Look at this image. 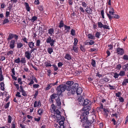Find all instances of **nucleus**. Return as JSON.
<instances>
[{"label": "nucleus", "mask_w": 128, "mask_h": 128, "mask_svg": "<svg viewBox=\"0 0 128 128\" xmlns=\"http://www.w3.org/2000/svg\"><path fill=\"white\" fill-rule=\"evenodd\" d=\"M123 59L125 60H128V56L126 55H125L123 56Z\"/></svg>", "instance_id": "obj_60"}, {"label": "nucleus", "mask_w": 128, "mask_h": 128, "mask_svg": "<svg viewBox=\"0 0 128 128\" xmlns=\"http://www.w3.org/2000/svg\"><path fill=\"white\" fill-rule=\"evenodd\" d=\"M26 8V9L28 12H30V8L28 4L26 2H25L24 3Z\"/></svg>", "instance_id": "obj_13"}, {"label": "nucleus", "mask_w": 128, "mask_h": 128, "mask_svg": "<svg viewBox=\"0 0 128 128\" xmlns=\"http://www.w3.org/2000/svg\"><path fill=\"white\" fill-rule=\"evenodd\" d=\"M101 80L103 81H104L106 82H107L109 81V80L108 78L106 77H105L104 78H102Z\"/></svg>", "instance_id": "obj_50"}, {"label": "nucleus", "mask_w": 128, "mask_h": 128, "mask_svg": "<svg viewBox=\"0 0 128 128\" xmlns=\"http://www.w3.org/2000/svg\"><path fill=\"white\" fill-rule=\"evenodd\" d=\"M103 105L102 104H100V107H98L97 108V110L98 112V111H101L102 109L103 108Z\"/></svg>", "instance_id": "obj_25"}, {"label": "nucleus", "mask_w": 128, "mask_h": 128, "mask_svg": "<svg viewBox=\"0 0 128 128\" xmlns=\"http://www.w3.org/2000/svg\"><path fill=\"white\" fill-rule=\"evenodd\" d=\"M108 47L109 48H108V50H112L113 48V46L111 45L110 44L108 46Z\"/></svg>", "instance_id": "obj_64"}, {"label": "nucleus", "mask_w": 128, "mask_h": 128, "mask_svg": "<svg viewBox=\"0 0 128 128\" xmlns=\"http://www.w3.org/2000/svg\"><path fill=\"white\" fill-rule=\"evenodd\" d=\"M54 112L55 116L56 114H60V112L58 109H56V110H55Z\"/></svg>", "instance_id": "obj_48"}, {"label": "nucleus", "mask_w": 128, "mask_h": 128, "mask_svg": "<svg viewBox=\"0 0 128 128\" xmlns=\"http://www.w3.org/2000/svg\"><path fill=\"white\" fill-rule=\"evenodd\" d=\"M102 28H103L104 29H110L109 26L106 24L104 25Z\"/></svg>", "instance_id": "obj_52"}, {"label": "nucleus", "mask_w": 128, "mask_h": 128, "mask_svg": "<svg viewBox=\"0 0 128 128\" xmlns=\"http://www.w3.org/2000/svg\"><path fill=\"white\" fill-rule=\"evenodd\" d=\"M38 114L40 115L43 112V110L42 109H40L38 111Z\"/></svg>", "instance_id": "obj_46"}, {"label": "nucleus", "mask_w": 128, "mask_h": 128, "mask_svg": "<svg viewBox=\"0 0 128 128\" xmlns=\"http://www.w3.org/2000/svg\"><path fill=\"white\" fill-rule=\"evenodd\" d=\"M65 86L66 89L68 91V92H69L70 90H71V86L64 84Z\"/></svg>", "instance_id": "obj_19"}, {"label": "nucleus", "mask_w": 128, "mask_h": 128, "mask_svg": "<svg viewBox=\"0 0 128 128\" xmlns=\"http://www.w3.org/2000/svg\"><path fill=\"white\" fill-rule=\"evenodd\" d=\"M82 89L80 87H78V88L76 89V93L77 95H80L82 92Z\"/></svg>", "instance_id": "obj_11"}, {"label": "nucleus", "mask_w": 128, "mask_h": 128, "mask_svg": "<svg viewBox=\"0 0 128 128\" xmlns=\"http://www.w3.org/2000/svg\"><path fill=\"white\" fill-rule=\"evenodd\" d=\"M14 62L18 64L20 62V58L19 57L17 58L15 60Z\"/></svg>", "instance_id": "obj_47"}, {"label": "nucleus", "mask_w": 128, "mask_h": 128, "mask_svg": "<svg viewBox=\"0 0 128 128\" xmlns=\"http://www.w3.org/2000/svg\"><path fill=\"white\" fill-rule=\"evenodd\" d=\"M58 82V81L57 80L55 83L49 84L45 88V90H48L52 86L57 85V84Z\"/></svg>", "instance_id": "obj_4"}, {"label": "nucleus", "mask_w": 128, "mask_h": 128, "mask_svg": "<svg viewBox=\"0 0 128 128\" xmlns=\"http://www.w3.org/2000/svg\"><path fill=\"white\" fill-rule=\"evenodd\" d=\"M78 101L81 102H84V98L82 96L81 98H79L78 99Z\"/></svg>", "instance_id": "obj_49"}, {"label": "nucleus", "mask_w": 128, "mask_h": 128, "mask_svg": "<svg viewBox=\"0 0 128 128\" xmlns=\"http://www.w3.org/2000/svg\"><path fill=\"white\" fill-rule=\"evenodd\" d=\"M31 53L28 51H27L25 52V56L28 60L30 59L32 56Z\"/></svg>", "instance_id": "obj_9"}, {"label": "nucleus", "mask_w": 128, "mask_h": 128, "mask_svg": "<svg viewBox=\"0 0 128 128\" xmlns=\"http://www.w3.org/2000/svg\"><path fill=\"white\" fill-rule=\"evenodd\" d=\"M89 42H86L85 44L88 45H92L94 43V40H90Z\"/></svg>", "instance_id": "obj_23"}, {"label": "nucleus", "mask_w": 128, "mask_h": 128, "mask_svg": "<svg viewBox=\"0 0 128 128\" xmlns=\"http://www.w3.org/2000/svg\"><path fill=\"white\" fill-rule=\"evenodd\" d=\"M123 68L124 70H128V63L125 64L122 67Z\"/></svg>", "instance_id": "obj_37"}, {"label": "nucleus", "mask_w": 128, "mask_h": 128, "mask_svg": "<svg viewBox=\"0 0 128 128\" xmlns=\"http://www.w3.org/2000/svg\"><path fill=\"white\" fill-rule=\"evenodd\" d=\"M12 117L9 115L8 116V123H11V120H12Z\"/></svg>", "instance_id": "obj_45"}, {"label": "nucleus", "mask_w": 128, "mask_h": 128, "mask_svg": "<svg viewBox=\"0 0 128 128\" xmlns=\"http://www.w3.org/2000/svg\"><path fill=\"white\" fill-rule=\"evenodd\" d=\"M52 66L54 67V71H56L58 70V68L57 66L53 64V65H52Z\"/></svg>", "instance_id": "obj_57"}, {"label": "nucleus", "mask_w": 128, "mask_h": 128, "mask_svg": "<svg viewBox=\"0 0 128 128\" xmlns=\"http://www.w3.org/2000/svg\"><path fill=\"white\" fill-rule=\"evenodd\" d=\"M52 107V110H53V111L55 110H56V106L54 104H52L51 105Z\"/></svg>", "instance_id": "obj_62"}, {"label": "nucleus", "mask_w": 128, "mask_h": 128, "mask_svg": "<svg viewBox=\"0 0 128 128\" xmlns=\"http://www.w3.org/2000/svg\"><path fill=\"white\" fill-rule=\"evenodd\" d=\"M71 50H74L75 52L76 53L78 52V47H76V46H74L72 47V48L71 49Z\"/></svg>", "instance_id": "obj_30"}, {"label": "nucleus", "mask_w": 128, "mask_h": 128, "mask_svg": "<svg viewBox=\"0 0 128 128\" xmlns=\"http://www.w3.org/2000/svg\"><path fill=\"white\" fill-rule=\"evenodd\" d=\"M92 60L91 64L92 66L94 67H95L96 66L95 61L93 59Z\"/></svg>", "instance_id": "obj_42"}, {"label": "nucleus", "mask_w": 128, "mask_h": 128, "mask_svg": "<svg viewBox=\"0 0 128 128\" xmlns=\"http://www.w3.org/2000/svg\"><path fill=\"white\" fill-rule=\"evenodd\" d=\"M21 92H22V95L23 96H27V94L26 93V92L24 90Z\"/></svg>", "instance_id": "obj_61"}, {"label": "nucleus", "mask_w": 128, "mask_h": 128, "mask_svg": "<svg viewBox=\"0 0 128 128\" xmlns=\"http://www.w3.org/2000/svg\"><path fill=\"white\" fill-rule=\"evenodd\" d=\"M103 110L104 112V114L107 117L108 116V113H109L108 110L107 109H106L105 108H103Z\"/></svg>", "instance_id": "obj_21"}, {"label": "nucleus", "mask_w": 128, "mask_h": 128, "mask_svg": "<svg viewBox=\"0 0 128 128\" xmlns=\"http://www.w3.org/2000/svg\"><path fill=\"white\" fill-rule=\"evenodd\" d=\"M74 83V82L73 81H68L64 84L72 86L73 84Z\"/></svg>", "instance_id": "obj_27"}, {"label": "nucleus", "mask_w": 128, "mask_h": 128, "mask_svg": "<svg viewBox=\"0 0 128 128\" xmlns=\"http://www.w3.org/2000/svg\"><path fill=\"white\" fill-rule=\"evenodd\" d=\"M114 77L115 78L116 80H117L118 78V76H119V74H117L116 72H115L114 74Z\"/></svg>", "instance_id": "obj_41"}, {"label": "nucleus", "mask_w": 128, "mask_h": 128, "mask_svg": "<svg viewBox=\"0 0 128 128\" xmlns=\"http://www.w3.org/2000/svg\"><path fill=\"white\" fill-rule=\"evenodd\" d=\"M65 120V118L64 117L62 118L60 120L59 122V124L60 125V128H65L64 126V121Z\"/></svg>", "instance_id": "obj_7"}, {"label": "nucleus", "mask_w": 128, "mask_h": 128, "mask_svg": "<svg viewBox=\"0 0 128 128\" xmlns=\"http://www.w3.org/2000/svg\"><path fill=\"white\" fill-rule=\"evenodd\" d=\"M64 25L63 21L62 20H61L59 23L58 27L61 28L64 26Z\"/></svg>", "instance_id": "obj_26"}, {"label": "nucleus", "mask_w": 128, "mask_h": 128, "mask_svg": "<svg viewBox=\"0 0 128 128\" xmlns=\"http://www.w3.org/2000/svg\"><path fill=\"white\" fill-rule=\"evenodd\" d=\"M64 28L65 30H66L67 32H69L70 29V26H67L66 25H64Z\"/></svg>", "instance_id": "obj_32"}, {"label": "nucleus", "mask_w": 128, "mask_h": 128, "mask_svg": "<svg viewBox=\"0 0 128 128\" xmlns=\"http://www.w3.org/2000/svg\"><path fill=\"white\" fill-rule=\"evenodd\" d=\"M13 54V51L11 50H9L7 52V55L8 56H9L10 54Z\"/></svg>", "instance_id": "obj_54"}, {"label": "nucleus", "mask_w": 128, "mask_h": 128, "mask_svg": "<svg viewBox=\"0 0 128 128\" xmlns=\"http://www.w3.org/2000/svg\"><path fill=\"white\" fill-rule=\"evenodd\" d=\"M104 10H102L101 12V14L102 16V17L103 19L104 18Z\"/></svg>", "instance_id": "obj_59"}, {"label": "nucleus", "mask_w": 128, "mask_h": 128, "mask_svg": "<svg viewBox=\"0 0 128 128\" xmlns=\"http://www.w3.org/2000/svg\"><path fill=\"white\" fill-rule=\"evenodd\" d=\"M91 107L90 105H88L86 106H84L83 108V110H87L88 111V110H90Z\"/></svg>", "instance_id": "obj_12"}, {"label": "nucleus", "mask_w": 128, "mask_h": 128, "mask_svg": "<svg viewBox=\"0 0 128 128\" xmlns=\"http://www.w3.org/2000/svg\"><path fill=\"white\" fill-rule=\"evenodd\" d=\"M85 10L87 13L89 14H92V10L90 7H87Z\"/></svg>", "instance_id": "obj_15"}, {"label": "nucleus", "mask_w": 128, "mask_h": 128, "mask_svg": "<svg viewBox=\"0 0 128 128\" xmlns=\"http://www.w3.org/2000/svg\"><path fill=\"white\" fill-rule=\"evenodd\" d=\"M47 51L49 54H51L53 52V50L52 48H48L47 50Z\"/></svg>", "instance_id": "obj_35"}, {"label": "nucleus", "mask_w": 128, "mask_h": 128, "mask_svg": "<svg viewBox=\"0 0 128 128\" xmlns=\"http://www.w3.org/2000/svg\"><path fill=\"white\" fill-rule=\"evenodd\" d=\"M0 85L2 90H4V84L3 82H1L0 83Z\"/></svg>", "instance_id": "obj_43"}, {"label": "nucleus", "mask_w": 128, "mask_h": 128, "mask_svg": "<svg viewBox=\"0 0 128 128\" xmlns=\"http://www.w3.org/2000/svg\"><path fill=\"white\" fill-rule=\"evenodd\" d=\"M11 9V8H10V7H8L7 8L6 10H8L9 11H6V17H8L9 16L10 14V9Z\"/></svg>", "instance_id": "obj_14"}, {"label": "nucleus", "mask_w": 128, "mask_h": 128, "mask_svg": "<svg viewBox=\"0 0 128 128\" xmlns=\"http://www.w3.org/2000/svg\"><path fill=\"white\" fill-rule=\"evenodd\" d=\"M37 19V17L36 16L32 17L31 19L29 20L30 21H31L32 22H34Z\"/></svg>", "instance_id": "obj_29"}, {"label": "nucleus", "mask_w": 128, "mask_h": 128, "mask_svg": "<svg viewBox=\"0 0 128 128\" xmlns=\"http://www.w3.org/2000/svg\"><path fill=\"white\" fill-rule=\"evenodd\" d=\"M38 8L40 11H43V8L42 6H39L38 7Z\"/></svg>", "instance_id": "obj_58"}, {"label": "nucleus", "mask_w": 128, "mask_h": 128, "mask_svg": "<svg viewBox=\"0 0 128 128\" xmlns=\"http://www.w3.org/2000/svg\"><path fill=\"white\" fill-rule=\"evenodd\" d=\"M32 80H34L36 83L37 82V80L36 78L34 76H32Z\"/></svg>", "instance_id": "obj_63"}, {"label": "nucleus", "mask_w": 128, "mask_h": 128, "mask_svg": "<svg viewBox=\"0 0 128 128\" xmlns=\"http://www.w3.org/2000/svg\"><path fill=\"white\" fill-rule=\"evenodd\" d=\"M10 104V102H8V103H7L5 104V105L4 106V107L5 109L9 107Z\"/></svg>", "instance_id": "obj_53"}, {"label": "nucleus", "mask_w": 128, "mask_h": 128, "mask_svg": "<svg viewBox=\"0 0 128 128\" xmlns=\"http://www.w3.org/2000/svg\"><path fill=\"white\" fill-rule=\"evenodd\" d=\"M59 94H58L57 93V94H53L51 95L50 96V102H52V103L53 102V99L55 98H56L58 96Z\"/></svg>", "instance_id": "obj_6"}, {"label": "nucleus", "mask_w": 128, "mask_h": 128, "mask_svg": "<svg viewBox=\"0 0 128 128\" xmlns=\"http://www.w3.org/2000/svg\"><path fill=\"white\" fill-rule=\"evenodd\" d=\"M34 43L32 42H29L28 45L30 48L31 49H32L34 46Z\"/></svg>", "instance_id": "obj_28"}, {"label": "nucleus", "mask_w": 128, "mask_h": 128, "mask_svg": "<svg viewBox=\"0 0 128 128\" xmlns=\"http://www.w3.org/2000/svg\"><path fill=\"white\" fill-rule=\"evenodd\" d=\"M106 14L110 21H111L113 18H115L118 19L120 18V16L117 14H114L112 15V16H111L110 15H109V14L108 13H106Z\"/></svg>", "instance_id": "obj_3"}, {"label": "nucleus", "mask_w": 128, "mask_h": 128, "mask_svg": "<svg viewBox=\"0 0 128 128\" xmlns=\"http://www.w3.org/2000/svg\"><path fill=\"white\" fill-rule=\"evenodd\" d=\"M81 118H82V119H81V121L83 123L86 122L87 121V120H88L87 116L83 117H82L81 116Z\"/></svg>", "instance_id": "obj_20"}, {"label": "nucleus", "mask_w": 128, "mask_h": 128, "mask_svg": "<svg viewBox=\"0 0 128 128\" xmlns=\"http://www.w3.org/2000/svg\"><path fill=\"white\" fill-rule=\"evenodd\" d=\"M88 101L89 100L86 99L84 100V101L83 102V105L84 106L87 105L88 103Z\"/></svg>", "instance_id": "obj_34"}, {"label": "nucleus", "mask_w": 128, "mask_h": 128, "mask_svg": "<svg viewBox=\"0 0 128 128\" xmlns=\"http://www.w3.org/2000/svg\"><path fill=\"white\" fill-rule=\"evenodd\" d=\"M9 20L8 19L5 18L4 20L3 21V24H4L6 23L9 22Z\"/></svg>", "instance_id": "obj_55"}, {"label": "nucleus", "mask_w": 128, "mask_h": 128, "mask_svg": "<svg viewBox=\"0 0 128 128\" xmlns=\"http://www.w3.org/2000/svg\"><path fill=\"white\" fill-rule=\"evenodd\" d=\"M98 24L99 28H102L103 27L104 24L101 22H98Z\"/></svg>", "instance_id": "obj_40"}, {"label": "nucleus", "mask_w": 128, "mask_h": 128, "mask_svg": "<svg viewBox=\"0 0 128 128\" xmlns=\"http://www.w3.org/2000/svg\"><path fill=\"white\" fill-rule=\"evenodd\" d=\"M56 115L57 120H60L63 117L61 116L60 114H56Z\"/></svg>", "instance_id": "obj_18"}, {"label": "nucleus", "mask_w": 128, "mask_h": 128, "mask_svg": "<svg viewBox=\"0 0 128 128\" xmlns=\"http://www.w3.org/2000/svg\"><path fill=\"white\" fill-rule=\"evenodd\" d=\"M94 119L93 117H92L90 120H87V121L86 122V124L89 125H90L92 124L94 121Z\"/></svg>", "instance_id": "obj_10"}, {"label": "nucleus", "mask_w": 128, "mask_h": 128, "mask_svg": "<svg viewBox=\"0 0 128 128\" xmlns=\"http://www.w3.org/2000/svg\"><path fill=\"white\" fill-rule=\"evenodd\" d=\"M17 48H21L23 46V44L22 43L19 42L17 44Z\"/></svg>", "instance_id": "obj_39"}, {"label": "nucleus", "mask_w": 128, "mask_h": 128, "mask_svg": "<svg viewBox=\"0 0 128 128\" xmlns=\"http://www.w3.org/2000/svg\"><path fill=\"white\" fill-rule=\"evenodd\" d=\"M128 83V79L125 78L124 79V81L122 83V85L126 86V83Z\"/></svg>", "instance_id": "obj_31"}, {"label": "nucleus", "mask_w": 128, "mask_h": 128, "mask_svg": "<svg viewBox=\"0 0 128 128\" xmlns=\"http://www.w3.org/2000/svg\"><path fill=\"white\" fill-rule=\"evenodd\" d=\"M88 38L89 39L94 40L95 39L94 36L92 34H89L87 36Z\"/></svg>", "instance_id": "obj_33"}, {"label": "nucleus", "mask_w": 128, "mask_h": 128, "mask_svg": "<svg viewBox=\"0 0 128 128\" xmlns=\"http://www.w3.org/2000/svg\"><path fill=\"white\" fill-rule=\"evenodd\" d=\"M55 42V40L52 39L50 37L48 38L46 40V42L47 43H50V46H54V42Z\"/></svg>", "instance_id": "obj_5"}, {"label": "nucleus", "mask_w": 128, "mask_h": 128, "mask_svg": "<svg viewBox=\"0 0 128 128\" xmlns=\"http://www.w3.org/2000/svg\"><path fill=\"white\" fill-rule=\"evenodd\" d=\"M64 58L68 60H70L72 59L71 55L68 54H66L65 56L64 57Z\"/></svg>", "instance_id": "obj_16"}, {"label": "nucleus", "mask_w": 128, "mask_h": 128, "mask_svg": "<svg viewBox=\"0 0 128 128\" xmlns=\"http://www.w3.org/2000/svg\"><path fill=\"white\" fill-rule=\"evenodd\" d=\"M84 47V46H83L81 45L80 46V49L82 52H84L85 51V50Z\"/></svg>", "instance_id": "obj_51"}, {"label": "nucleus", "mask_w": 128, "mask_h": 128, "mask_svg": "<svg viewBox=\"0 0 128 128\" xmlns=\"http://www.w3.org/2000/svg\"><path fill=\"white\" fill-rule=\"evenodd\" d=\"M84 112L82 113V115L81 116L82 117L87 116L89 113V112L87 110H83Z\"/></svg>", "instance_id": "obj_17"}, {"label": "nucleus", "mask_w": 128, "mask_h": 128, "mask_svg": "<svg viewBox=\"0 0 128 128\" xmlns=\"http://www.w3.org/2000/svg\"><path fill=\"white\" fill-rule=\"evenodd\" d=\"M50 62H51L50 61H48L45 62L44 64H45V66L46 67L51 66L52 65H51Z\"/></svg>", "instance_id": "obj_24"}, {"label": "nucleus", "mask_w": 128, "mask_h": 128, "mask_svg": "<svg viewBox=\"0 0 128 128\" xmlns=\"http://www.w3.org/2000/svg\"><path fill=\"white\" fill-rule=\"evenodd\" d=\"M117 52L118 54L122 55L124 52V50L123 48H118L117 49Z\"/></svg>", "instance_id": "obj_8"}, {"label": "nucleus", "mask_w": 128, "mask_h": 128, "mask_svg": "<svg viewBox=\"0 0 128 128\" xmlns=\"http://www.w3.org/2000/svg\"><path fill=\"white\" fill-rule=\"evenodd\" d=\"M78 42V40L76 38H74V46H76Z\"/></svg>", "instance_id": "obj_56"}, {"label": "nucleus", "mask_w": 128, "mask_h": 128, "mask_svg": "<svg viewBox=\"0 0 128 128\" xmlns=\"http://www.w3.org/2000/svg\"><path fill=\"white\" fill-rule=\"evenodd\" d=\"M20 62H21L22 64L25 63L26 62V61L25 59V58H21V60H20Z\"/></svg>", "instance_id": "obj_36"}, {"label": "nucleus", "mask_w": 128, "mask_h": 128, "mask_svg": "<svg viewBox=\"0 0 128 128\" xmlns=\"http://www.w3.org/2000/svg\"><path fill=\"white\" fill-rule=\"evenodd\" d=\"M125 72L123 71H120L119 75V76H124L125 75Z\"/></svg>", "instance_id": "obj_44"}, {"label": "nucleus", "mask_w": 128, "mask_h": 128, "mask_svg": "<svg viewBox=\"0 0 128 128\" xmlns=\"http://www.w3.org/2000/svg\"><path fill=\"white\" fill-rule=\"evenodd\" d=\"M65 88V85L64 84H60L58 86L56 89L58 94L60 95L62 92L65 91L66 88Z\"/></svg>", "instance_id": "obj_2"}, {"label": "nucleus", "mask_w": 128, "mask_h": 128, "mask_svg": "<svg viewBox=\"0 0 128 128\" xmlns=\"http://www.w3.org/2000/svg\"><path fill=\"white\" fill-rule=\"evenodd\" d=\"M78 84L75 83L73 84L71 89V90L68 92L67 94L68 96H70L72 94H74L76 93V89L78 88Z\"/></svg>", "instance_id": "obj_1"}, {"label": "nucleus", "mask_w": 128, "mask_h": 128, "mask_svg": "<svg viewBox=\"0 0 128 128\" xmlns=\"http://www.w3.org/2000/svg\"><path fill=\"white\" fill-rule=\"evenodd\" d=\"M13 35L14 34L10 33V34L8 37L7 38V40H9L12 39L13 38Z\"/></svg>", "instance_id": "obj_38"}, {"label": "nucleus", "mask_w": 128, "mask_h": 128, "mask_svg": "<svg viewBox=\"0 0 128 128\" xmlns=\"http://www.w3.org/2000/svg\"><path fill=\"white\" fill-rule=\"evenodd\" d=\"M56 100L57 105L59 106H60L61 104V102L60 101L59 96L58 98Z\"/></svg>", "instance_id": "obj_22"}]
</instances>
